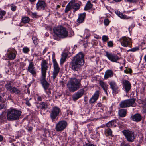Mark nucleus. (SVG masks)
Wrapping results in <instances>:
<instances>
[{
  "instance_id": "28",
  "label": "nucleus",
  "mask_w": 146,
  "mask_h": 146,
  "mask_svg": "<svg viewBox=\"0 0 146 146\" xmlns=\"http://www.w3.org/2000/svg\"><path fill=\"white\" fill-rule=\"evenodd\" d=\"M5 87L7 90L9 91L10 92L13 88L12 86L11 83L10 82H8L5 85Z\"/></svg>"
},
{
  "instance_id": "21",
  "label": "nucleus",
  "mask_w": 146,
  "mask_h": 146,
  "mask_svg": "<svg viewBox=\"0 0 146 146\" xmlns=\"http://www.w3.org/2000/svg\"><path fill=\"white\" fill-rule=\"evenodd\" d=\"M86 13H84L82 14H80L77 19V22L79 23H82L83 22L86 16Z\"/></svg>"
},
{
  "instance_id": "20",
  "label": "nucleus",
  "mask_w": 146,
  "mask_h": 146,
  "mask_svg": "<svg viewBox=\"0 0 146 146\" xmlns=\"http://www.w3.org/2000/svg\"><path fill=\"white\" fill-rule=\"evenodd\" d=\"M99 96V92L98 91H96L94 95L90 99L89 102L90 103H93L97 100Z\"/></svg>"
},
{
  "instance_id": "39",
  "label": "nucleus",
  "mask_w": 146,
  "mask_h": 146,
  "mask_svg": "<svg viewBox=\"0 0 146 146\" xmlns=\"http://www.w3.org/2000/svg\"><path fill=\"white\" fill-rule=\"evenodd\" d=\"M139 49V47H135L127 51H132L134 52L138 50Z\"/></svg>"
},
{
  "instance_id": "22",
  "label": "nucleus",
  "mask_w": 146,
  "mask_h": 146,
  "mask_svg": "<svg viewBox=\"0 0 146 146\" xmlns=\"http://www.w3.org/2000/svg\"><path fill=\"white\" fill-rule=\"evenodd\" d=\"M100 86L102 88L106 93L107 94V90L108 89V85L102 81H100L99 82Z\"/></svg>"
},
{
  "instance_id": "41",
  "label": "nucleus",
  "mask_w": 146,
  "mask_h": 146,
  "mask_svg": "<svg viewBox=\"0 0 146 146\" xmlns=\"http://www.w3.org/2000/svg\"><path fill=\"white\" fill-rule=\"evenodd\" d=\"M120 18L124 19H127L128 17L125 15H123L122 13H120L119 16Z\"/></svg>"
},
{
  "instance_id": "8",
  "label": "nucleus",
  "mask_w": 146,
  "mask_h": 146,
  "mask_svg": "<svg viewBox=\"0 0 146 146\" xmlns=\"http://www.w3.org/2000/svg\"><path fill=\"white\" fill-rule=\"evenodd\" d=\"M67 125V123L65 121H61L58 122L55 127V129L58 132L64 130Z\"/></svg>"
},
{
  "instance_id": "5",
  "label": "nucleus",
  "mask_w": 146,
  "mask_h": 146,
  "mask_svg": "<svg viewBox=\"0 0 146 146\" xmlns=\"http://www.w3.org/2000/svg\"><path fill=\"white\" fill-rule=\"evenodd\" d=\"M122 133L128 141L132 142L134 141L135 135L133 132L129 130H124L122 131Z\"/></svg>"
},
{
  "instance_id": "45",
  "label": "nucleus",
  "mask_w": 146,
  "mask_h": 146,
  "mask_svg": "<svg viewBox=\"0 0 146 146\" xmlns=\"http://www.w3.org/2000/svg\"><path fill=\"white\" fill-rule=\"evenodd\" d=\"M108 45L109 47H112L113 45V43L112 41H109L108 42Z\"/></svg>"
},
{
  "instance_id": "14",
  "label": "nucleus",
  "mask_w": 146,
  "mask_h": 146,
  "mask_svg": "<svg viewBox=\"0 0 146 146\" xmlns=\"http://www.w3.org/2000/svg\"><path fill=\"white\" fill-rule=\"evenodd\" d=\"M46 7V3L41 0H38L36 4V8L37 10L42 9L44 10Z\"/></svg>"
},
{
  "instance_id": "11",
  "label": "nucleus",
  "mask_w": 146,
  "mask_h": 146,
  "mask_svg": "<svg viewBox=\"0 0 146 146\" xmlns=\"http://www.w3.org/2000/svg\"><path fill=\"white\" fill-rule=\"evenodd\" d=\"M84 93V89H80L74 94L72 96L73 100L75 101L81 97Z\"/></svg>"
},
{
  "instance_id": "47",
  "label": "nucleus",
  "mask_w": 146,
  "mask_h": 146,
  "mask_svg": "<svg viewBox=\"0 0 146 146\" xmlns=\"http://www.w3.org/2000/svg\"><path fill=\"white\" fill-rule=\"evenodd\" d=\"M16 6L15 5L11 6V9L13 11H15L16 10Z\"/></svg>"
},
{
  "instance_id": "16",
  "label": "nucleus",
  "mask_w": 146,
  "mask_h": 146,
  "mask_svg": "<svg viewBox=\"0 0 146 146\" xmlns=\"http://www.w3.org/2000/svg\"><path fill=\"white\" fill-rule=\"evenodd\" d=\"M123 87L125 89L126 92H128L131 88V84L127 80H124L122 81Z\"/></svg>"
},
{
  "instance_id": "2",
  "label": "nucleus",
  "mask_w": 146,
  "mask_h": 146,
  "mask_svg": "<svg viewBox=\"0 0 146 146\" xmlns=\"http://www.w3.org/2000/svg\"><path fill=\"white\" fill-rule=\"evenodd\" d=\"M81 86V80L76 78H71L67 84L69 91L74 92L78 90Z\"/></svg>"
},
{
  "instance_id": "7",
  "label": "nucleus",
  "mask_w": 146,
  "mask_h": 146,
  "mask_svg": "<svg viewBox=\"0 0 146 146\" xmlns=\"http://www.w3.org/2000/svg\"><path fill=\"white\" fill-rule=\"evenodd\" d=\"M54 66V70L52 72V77L53 80H54L58 75L60 70V68L57 64L56 59L53 60Z\"/></svg>"
},
{
  "instance_id": "9",
  "label": "nucleus",
  "mask_w": 146,
  "mask_h": 146,
  "mask_svg": "<svg viewBox=\"0 0 146 146\" xmlns=\"http://www.w3.org/2000/svg\"><path fill=\"white\" fill-rule=\"evenodd\" d=\"M106 54L105 56L108 59L112 62H117V61L120 59V58L117 55L114 53L106 51Z\"/></svg>"
},
{
  "instance_id": "36",
  "label": "nucleus",
  "mask_w": 146,
  "mask_h": 146,
  "mask_svg": "<svg viewBox=\"0 0 146 146\" xmlns=\"http://www.w3.org/2000/svg\"><path fill=\"white\" fill-rule=\"evenodd\" d=\"M33 42L35 45H37L38 44V41L37 38L36 36L33 37L32 38Z\"/></svg>"
},
{
  "instance_id": "40",
  "label": "nucleus",
  "mask_w": 146,
  "mask_h": 146,
  "mask_svg": "<svg viewBox=\"0 0 146 146\" xmlns=\"http://www.w3.org/2000/svg\"><path fill=\"white\" fill-rule=\"evenodd\" d=\"M109 38L106 35H103L102 37V40L104 42H106L107 41Z\"/></svg>"
},
{
  "instance_id": "54",
  "label": "nucleus",
  "mask_w": 146,
  "mask_h": 146,
  "mask_svg": "<svg viewBox=\"0 0 146 146\" xmlns=\"http://www.w3.org/2000/svg\"><path fill=\"white\" fill-rule=\"evenodd\" d=\"M90 34L89 33H88V34L86 35L85 38L88 39L90 36Z\"/></svg>"
},
{
  "instance_id": "53",
  "label": "nucleus",
  "mask_w": 146,
  "mask_h": 146,
  "mask_svg": "<svg viewBox=\"0 0 146 146\" xmlns=\"http://www.w3.org/2000/svg\"><path fill=\"white\" fill-rule=\"evenodd\" d=\"M37 100L40 101H41L42 100V97L40 96H38L37 98Z\"/></svg>"
},
{
  "instance_id": "17",
  "label": "nucleus",
  "mask_w": 146,
  "mask_h": 146,
  "mask_svg": "<svg viewBox=\"0 0 146 146\" xmlns=\"http://www.w3.org/2000/svg\"><path fill=\"white\" fill-rule=\"evenodd\" d=\"M110 86V88L113 90V93L116 94L117 93V90L118 89V87L116 83L114 81H111L109 84Z\"/></svg>"
},
{
  "instance_id": "51",
  "label": "nucleus",
  "mask_w": 146,
  "mask_h": 146,
  "mask_svg": "<svg viewBox=\"0 0 146 146\" xmlns=\"http://www.w3.org/2000/svg\"><path fill=\"white\" fill-rule=\"evenodd\" d=\"M33 17H36L37 16V13H31Z\"/></svg>"
},
{
  "instance_id": "4",
  "label": "nucleus",
  "mask_w": 146,
  "mask_h": 146,
  "mask_svg": "<svg viewBox=\"0 0 146 146\" xmlns=\"http://www.w3.org/2000/svg\"><path fill=\"white\" fill-rule=\"evenodd\" d=\"M55 34L60 38H65L68 36V31L66 28L60 26L54 28Z\"/></svg>"
},
{
  "instance_id": "26",
  "label": "nucleus",
  "mask_w": 146,
  "mask_h": 146,
  "mask_svg": "<svg viewBox=\"0 0 146 146\" xmlns=\"http://www.w3.org/2000/svg\"><path fill=\"white\" fill-rule=\"evenodd\" d=\"M113 76V72L111 70H107L105 73L104 78L107 79L108 77H111Z\"/></svg>"
},
{
  "instance_id": "32",
  "label": "nucleus",
  "mask_w": 146,
  "mask_h": 146,
  "mask_svg": "<svg viewBox=\"0 0 146 146\" xmlns=\"http://www.w3.org/2000/svg\"><path fill=\"white\" fill-rule=\"evenodd\" d=\"M119 106L121 108L128 107L126 100L121 101L119 104Z\"/></svg>"
},
{
  "instance_id": "61",
  "label": "nucleus",
  "mask_w": 146,
  "mask_h": 146,
  "mask_svg": "<svg viewBox=\"0 0 146 146\" xmlns=\"http://www.w3.org/2000/svg\"><path fill=\"white\" fill-rule=\"evenodd\" d=\"M11 95L9 96L8 98V99L11 100Z\"/></svg>"
},
{
  "instance_id": "10",
  "label": "nucleus",
  "mask_w": 146,
  "mask_h": 146,
  "mask_svg": "<svg viewBox=\"0 0 146 146\" xmlns=\"http://www.w3.org/2000/svg\"><path fill=\"white\" fill-rule=\"evenodd\" d=\"M131 39L126 37H123L120 39V41L122 45L125 47L129 46L131 44Z\"/></svg>"
},
{
  "instance_id": "29",
  "label": "nucleus",
  "mask_w": 146,
  "mask_h": 146,
  "mask_svg": "<svg viewBox=\"0 0 146 146\" xmlns=\"http://www.w3.org/2000/svg\"><path fill=\"white\" fill-rule=\"evenodd\" d=\"M68 56V54L66 53H64L62 54L60 60V64H62L64 62Z\"/></svg>"
},
{
  "instance_id": "33",
  "label": "nucleus",
  "mask_w": 146,
  "mask_h": 146,
  "mask_svg": "<svg viewBox=\"0 0 146 146\" xmlns=\"http://www.w3.org/2000/svg\"><path fill=\"white\" fill-rule=\"evenodd\" d=\"M93 5L91 3L90 1L88 2L84 8L85 10H88L90 9L92 7Z\"/></svg>"
},
{
  "instance_id": "35",
  "label": "nucleus",
  "mask_w": 146,
  "mask_h": 146,
  "mask_svg": "<svg viewBox=\"0 0 146 146\" xmlns=\"http://www.w3.org/2000/svg\"><path fill=\"white\" fill-rule=\"evenodd\" d=\"M22 20L23 23H29L30 19L28 17H22Z\"/></svg>"
},
{
  "instance_id": "25",
  "label": "nucleus",
  "mask_w": 146,
  "mask_h": 146,
  "mask_svg": "<svg viewBox=\"0 0 146 146\" xmlns=\"http://www.w3.org/2000/svg\"><path fill=\"white\" fill-rule=\"evenodd\" d=\"M117 123L115 120H112L108 122L106 125L108 127H115L116 126Z\"/></svg>"
},
{
  "instance_id": "15",
  "label": "nucleus",
  "mask_w": 146,
  "mask_h": 146,
  "mask_svg": "<svg viewBox=\"0 0 146 146\" xmlns=\"http://www.w3.org/2000/svg\"><path fill=\"white\" fill-rule=\"evenodd\" d=\"M46 75L42 76L40 82L45 91L48 89L49 84L45 80Z\"/></svg>"
},
{
  "instance_id": "12",
  "label": "nucleus",
  "mask_w": 146,
  "mask_h": 146,
  "mask_svg": "<svg viewBox=\"0 0 146 146\" xmlns=\"http://www.w3.org/2000/svg\"><path fill=\"white\" fill-rule=\"evenodd\" d=\"M47 63L46 60H42L41 64V70L42 76L46 75V70L48 66L47 65Z\"/></svg>"
},
{
  "instance_id": "55",
  "label": "nucleus",
  "mask_w": 146,
  "mask_h": 146,
  "mask_svg": "<svg viewBox=\"0 0 146 146\" xmlns=\"http://www.w3.org/2000/svg\"><path fill=\"white\" fill-rule=\"evenodd\" d=\"M86 146H96L92 144H86Z\"/></svg>"
},
{
  "instance_id": "13",
  "label": "nucleus",
  "mask_w": 146,
  "mask_h": 146,
  "mask_svg": "<svg viewBox=\"0 0 146 146\" xmlns=\"http://www.w3.org/2000/svg\"><path fill=\"white\" fill-rule=\"evenodd\" d=\"M16 54V52L15 49L10 48L7 51V55L8 58L11 59H14L15 58Z\"/></svg>"
},
{
  "instance_id": "27",
  "label": "nucleus",
  "mask_w": 146,
  "mask_h": 146,
  "mask_svg": "<svg viewBox=\"0 0 146 146\" xmlns=\"http://www.w3.org/2000/svg\"><path fill=\"white\" fill-rule=\"evenodd\" d=\"M128 107L133 106L135 101V99L134 98L126 100Z\"/></svg>"
},
{
  "instance_id": "43",
  "label": "nucleus",
  "mask_w": 146,
  "mask_h": 146,
  "mask_svg": "<svg viewBox=\"0 0 146 146\" xmlns=\"http://www.w3.org/2000/svg\"><path fill=\"white\" fill-rule=\"evenodd\" d=\"M5 107L6 105L4 103H2L0 104V110L5 108Z\"/></svg>"
},
{
  "instance_id": "34",
  "label": "nucleus",
  "mask_w": 146,
  "mask_h": 146,
  "mask_svg": "<svg viewBox=\"0 0 146 146\" xmlns=\"http://www.w3.org/2000/svg\"><path fill=\"white\" fill-rule=\"evenodd\" d=\"M71 3V2L70 1L66 6L65 10V12L66 13H67L71 9V7L72 6Z\"/></svg>"
},
{
  "instance_id": "62",
  "label": "nucleus",
  "mask_w": 146,
  "mask_h": 146,
  "mask_svg": "<svg viewBox=\"0 0 146 146\" xmlns=\"http://www.w3.org/2000/svg\"><path fill=\"white\" fill-rule=\"evenodd\" d=\"M29 1L31 3L34 2L36 1V0H29Z\"/></svg>"
},
{
  "instance_id": "30",
  "label": "nucleus",
  "mask_w": 146,
  "mask_h": 146,
  "mask_svg": "<svg viewBox=\"0 0 146 146\" xmlns=\"http://www.w3.org/2000/svg\"><path fill=\"white\" fill-rule=\"evenodd\" d=\"M71 5L72 7L74 9L73 10L74 12L79 9L80 8V5L79 4L72 3L71 2Z\"/></svg>"
},
{
  "instance_id": "6",
  "label": "nucleus",
  "mask_w": 146,
  "mask_h": 146,
  "mask_svg": "<svg viewBox=\"0 0 146 146\" xmlns=\"http://www.w3.org/2000/svg\"><path fill=\"white\" fill-rule=\"evenodd\" d=\"M60 110L58 107H55L53 108L50 112V117L53 122L55 121L58 115Z\"/></svg>"
},
{
  "instance_id": "57",
  "label": "nucleus",
  "mask_w": 146,
  "mask_h": 146,
  "mask_svg": "<svg viewBox=\"0 0 146 146\" xmlns=\"http://www.w3.org/2000/svg\"><path fill=\"white\" fill-rule=\"evenodd\" d=\"M89 130L90 131H91L92 130V127L91 125L89 126Z\"/></svg>"
},
{
  "instance_id": "63",
  "label": "nucleus",
  "mask_w": 146,
  "mask_h": 146,
  "mask_svg": "<svg viewBox=\"0 0 146 146\" xmlns=\"http://www.w3.org/2000/svg\"><path fill=\"white\" fill-rule=\"evenodd\" d=\"M3 100V98L2 97L0 96V102H1Z\"/></svg>"
},
{
  "instance_id": "1",
  "label": "nucleus",
  "mask_w": 146,
  "mask_h": 146,
  "mask_svg": "<svg viewBox=\"0 0 146 146\" xmlns=\"http://www.w3.org/2000/svg\"><path fill=\"white\" fill-rule=\"evenodd\" d=\"M84 63V55L80 52L73 57L70 63V67L73 70L77 71L83 65Z\"/></svg>"
},
{
  "instance_id": "37",
  "label": "nucleus",
  "mask_w": 146,
  "mask_h": 146,
  "mask_svg": "<svg viewBox=\"0 0 146 146\" xmlns=\"http://www.w3.org/2000/svg\"><path fill=\"white\" fill-rule=\"evenodd\" d=\"M106 131L108 135L113 136L112 131L109 128L107 129H106Z\"/></svg>"
},
{
  "instance_id": "56",
  "label": "nucleus",
  "mask_w": 146,
  "mask_h": 146,
  "mask_svg": "<svg viewBox=\"0 0 146 146\" xmlns=\"http://www.w3.org/2000/svg\"><path fill=\"white\" fill-rule=\"evenodd\" d=\"M3 140V136L0 135V142L1 141Z\"/></svg>"
},
{
  "instance_id": "3",
  "label": "nucleus",
  "mask_w": 146,
  "mask_h": 146,
  "mask_svg": "<svg viewBox=\"0 0 146 146\" xmlns=\"http://www.w3.org/2000/svg\"><path fill=\"white\" fill-rule=\"evenodd\" d=\"M22 112L15 109H11L7 112V119L10 121L18 120L19 119Z\"/></svg>"
},
{
  "instance_id": "50",
  "label": "nucleus",
  "mask_w": 146,
  "mask_h": 146,
  "mask_svg": "<svg viewBox=\"0 0 146 146\" xmlns=\"http://www.w3.org/2000/svg\"><path fill=\"white\" fill-rule=\"evenodd\" d=\"M26 104L29 106H31V104L28 100H26L25 103Z\"/></svg>"
},
{
  "instance_id": "42",
  "label": "nucleus",
  "mask_w": 146,
  "mask_h": 146,
  "mask_svg": "<svg viewBox=\"0 0 146 146\" xmlns=\"http://www.w3.org/2000/svg\"><path fill=\"white\" fill-rule=\"evenodd\" d=\"M23 51L24 53H26L29 51V50L27 47H25L23 48Z\"/></svg>"
},
{
  "instance_id": "38",
  "label": "nucleus",
  "mask_w": 146,
  "mask_h": 146,
  "mask_svg": "<svg viewBox=\"0 0 146 146\" xmlns=\"http://www.w3.org/2000/svg\"><path fill=\"white\" fill-rule=\"evenodd\" d=\"M5 11H1L0 9V19L2 18L3 16L5 15Z\"/></svg>"
},
{
  "instance_id": "60",
  "label": "nucleus",
  "mask_w": 146,
  "mask_h": 146,
  "mask_svg": "<svg viewBox=\"0 0 146 146\" xmlns=\"http://www.w3.org/2000/svg\"><path fill=\"white\" fill-rule=\"evenodd\" d=\"M113 1L116 2H118L121 1L122 0H113Z\"/></svg>"
},
{
  "instance_id": "46",
  "label": "nucleus",
  "mask_w": 146,
  "mask_h": 146,
  "mask_svg": "<svg viewBox=\"0 0 146 146\" xmlns=\"http://www.w3.org/2000/svg\"><path fill=\"white\" fill-rule=\"evenodd\" d=\"M104 23L106 25H108L109 23V21L108 19H105L104 21Z\"/></svg>"
},
{
  "instance_id": "52",
  "label": "nucleus",
  "mask_w": 146,
  "mask_h": 146,
  "mask_svg": "<svg viewBox=\"0 0 146 146\" xmlns=\"http://www.w3.org/2000/svg\"><path fill=\"white\" fill-rule=\"evenodd\" d=\"M45 92L46 93V94H48V95H49L50 94H51V93L50 91V90L49 89H48V91H47V90L45 91Z\"/></svg>"
},
{
  "instance_id": "44",
  "label": "nucleus",
  "mask_w": 146,
  "mask_h": 146,
  "mask_svg": "<svg viewBox=\"0 0 146 146\" xmlns=\"http://www.w3.org/2000/svg\"><path fill=\"white\" fill-rule=\"evenodd\" d=\"M139 0H125V1L130 3H135L139 1Z\"/></svg>"
},
{
  "instance_id": "24",
  "label": "nucleus",
  "mask_w": 146,
  "mask_h": 146,
  "mask_svg": "<svg viewBox=\"0 0 146 146\" xmlns=\"http://www.w3.org/2000/svg\"><path fill=\"white\" fill-rule=\"evenodd\" d=\"M118 113L120 117H124L126 115L127 110L125 109H121L119 110Z\"/></svg>"
},
{
  "instance_id": "48",
  "label": "nucleus",
  "mask_w": 146,
  "mask_h": 146,
  "mask_svg": "<svg viewBox=\"0 0 146 146\" xmlns=\"http://www.w3.org/2000/svg\"><path fill=\"white\" fill-rule=\"evenodd\" d=\"M26 129L29 132L31 131L33 129V128L31 127H27Z\"/></svg>"
},
{
  "instance_id": "23",
  "label": "nucleus",
  "mask_w": 146,
  "mask_h": 146,
  "mask_svg": "<svg viewBox=\"0 0 146 146\" xmlns=\"http://www.w3.org/2000/svg\"><path fill=\"white\" fill-rule=\"evenodd\" d=\"M10 92L15 94L17 96H19L21 94V90L20 89L17 88L15 87H13V88Z\"/></svg>"
},
{
  "instance_id": "19",
  "label": "nucleus",
  "mask_w": 146,
  "mask_h": 146,
  "mask_svg": "<svg viewBox=\"0 0 146 146\" xmlns=\"http://www.w3.org/2000/svg\"><path fill=\"white\" fill-rule=\"evenodd\" d=\"M35 68L33 63L32 62L30 63L28 67V70L33 75H35L36 74Z\"/></svg>"
},
{
  "instance_id": "31",
  "label": "nucleus",
  "mask_w": 146,
  "mask_h": 146,
  "mask_svg": "<svg viewBox=\"0 0 146 146\" xmlns=\"http://www.w3.org/2000/svg\"><path fill=\"white\" fill-rule=\"evenodd\" d=\"M39 104L40 107L42 110L45 109L48 107V105L46 102H40Z\"/></svg>"
},
{
  "instance_id": "18",
  "label": "nucleus",
  "mask_w": 146,
  "mask_h": 146,
  "mask_svg": "<svg viewBox=\"0 0 146 146\" xmlns=\"http://www.w3.org/2000/svg\"><path fill=\"white\" fill-rule=\"evenodd\" d=\"M131 119L133 121L138 122L141 120L142 117L140 114L136 113L132 115L131 117Z\"/></svg>"
},
{
  "instance_id": "49",
  "label": "nucleus",
  "mask_w": 146,
  "mask_h": 146,
  "mask_svg": "<svg viewBox=\"0 0 146 146\" xmlns=\"http://www.w3.org/2000/svg\"><path fill=\"white\" fill-rule=\"evenodd\" d=\"M124 72L125 73H131L132 72V70L130 69H128L127 70H125Z\"/></svg>"
},
{
  "instance_id": "58",
  "label": "nucleus",
  "mask_w": 146,
  "mask_h": 146,
  "mask_svg": "<svg viewBox=\"0 0 146 146\" xmlns=\"http://www.w3.org/2000/svg\"><path fill=\"white\" fill-rule=\"evenodd\" d=\"M61 85L62 86V87H63L64 86V83L63 82V81H62L61 82Z\"/></svg>"
},
{
  "instance_id": "64",
  "label": "nucleus",
  "mask_w": 146,
  "mask_h": 146,
  "mask_svg": "<svg viewBox=\"0 0 146 146\" xmlns=\"http://www.w3.org/2000/svg\"><path fill=\"white\" fill-rule=\"evenodd\" d=\"M144 59L145 60V62H146V55L144 57Z\"/></svg>"
},
{
  "instance_id": "59",
  "label": "nucleus",
  "mask_w": 146,
  "mask_h": 146,
  "mask_svg": "<svg viewBox=\"0 0 146 146\" xmlns=\"http://www.w3.org/2000/svg\"><path fill=\"white\" fill-rule=\"evenodd\" d=\"M115 13L118 16L119 15V14L121 13L120 12L118 11H116Z\"/></svg>"
}]
</instances>
